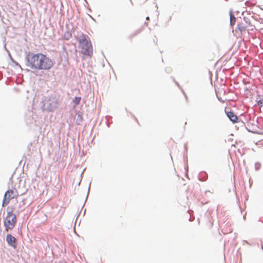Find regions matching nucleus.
<instances>
[{
    "instance_id": "f257e3e1",
    "label": "nucleus",
    "mask_w": 263,
    "mask_h": 263,
    "mask_svg": "<svg viewBox=\"0 0 263 263\" xmlns=\"http://www.w3.org/2000/svg\"><path fill=\"white\" fill-rule=\"evenodd\" d=\"M26 60L28 65L35 70H48L53 65L52 60L45 54L41 53H32L29 52Z\"/></svg>"
},
{
    "instance_id": "f03ea898",
    "label": "nucleus",
    "mask_w": 263,
    "mask_h": 263,
    "mask_svg": "<svg viewBox=\"0 0 263 263\" xmlns=\"http://www.w3.org/2000/svg\"><path fill=\"white\" fill-rule=\"evenodd\" d=\"M78 41L79 47L81 49V52L85 55L91 57L92 54L93 49L89 37L82 33L80 38L78 39Z\"/></svg>"
},
{
    "instance_id": "7ed1b4c3",
    "label": "nucleus",
    "mask_w": 263,
    "mask_h": 263,
    "mask_svg": "<svg viewBox=\"0 0 263 263\" xmlns=\"http://www.w3.org/2000/svg\"><path fill=\"white\" fill-rule=\"evenodd\" d=\"M16 215L13 213V208L8 207L7 209V215L4 219V225L6 232L12 230L16 222Z\"/></svg>"
},
{
    "instance_id": "20e7f679",
    "label": "nucleus",
    "mask_w": 263,
    "mask_h": 263,
    "mask_svg": "<svg viewBox=\"0 0 263 263\" xmlns=\"http://www.w3.org/2000/svg\"><path fill=\"white\" fill-rule=\"evenodd\" d=\"M18 196V191L15 188L8 190L5 193L2 203V206L4 207L8 205L11 200L16 198Z\"/></svg>"
},
{
    "instance_id": "39448f33",
    "label": "nucleus",
    "mask_w": 263,
    "mask_h": 263,
    "mask_svg": "<svg viewBox=\"0 0 263 263\" xmlns=\"http://www.w3.org/2000/svg\"><path fill=\"white\" fill-rule=\"evenodd\" d=\"M44 109L53 111L58 106V101L54 98L45 99L43 102Z\"/></svg>"
},
{
    "instance_id": "423d86ee",
    "label": "nucleus",
    "mask_w": 263,
    "mask_h": 263,
    "mask_svg": "<svg viewBox=\"0 0 263 263\" xmlns=\"http://www.w3.org/2000/svg\"><path fill=\"white\" fill-rule=\"evenodd\" d=\"M248 27L247 23L245 21L241 22L238 24L237 28L235 30V35L239 36L244 31L246 30Z\"/></svg>"
},
{
    "instance_id": "0eeeda50",
    "label": "nucleus",
    "mask_w": 263,
    "mask_h": 263,
    "mask_svg": "<svg viewBox=\"0 0 263 263\" xmlns=\"http://www.w3.org/2000/svg\"><path fill=\"white\" fill-rule=\"evenodd\" d=\"M6 240L9 245H10L14 248H16V239L14 236H13L11 234L7 235L6 236Z\"/></svg>"
},
{
    "instance_id": "6e6552de",
    "label": "nucleus",
    "mask_w": 263,
    "mask_h": 263,
    "mask_svg": "<svg viewBox=\"0 0 263 263\" xmlns=\"http://www.w3.org/2000/svg\"><path fill=\"white\" fill-rule=\"evenodd\" d=\"M226 114L229 119L233 123H237L238 121L237 116L232 111L226 110Z\"/></svg>"
},
{
    "instance_id": "1a4fd4ad",
    "label": "nucleus",
    "mask_w": 263,
    "mask_h": 263,
    "mask_svg": "<svg viewBox=\"0 0 263 263\" xmlns=\"http://www.w3.org/2000/svg\"><path fill=\"white\" fill-rule=\"evenodd\" d=\"M236 22V17L234 16V15L231 13H230V24L231 26H233Z\"/></svg>"
},
{
    "instance_id": "9d476101",
    "label": "nucleus",
    "mask_w": 263,
    "mask_h": 263,
    "mask_svg": "<svg viewBox=\"0 0 263 263\" xmlns=\"http://www.w3.org/2000/svg\"><path fill=\"white\" fill-rule=\"evenodd\" d=\"M81 100V98L80 97H76L73 100V102L76 105H77L80 103Z\"/></svg>"
},
{
    "instance_id": "9b49d317",
    "label": "nucleus",
    "mask_w": 263,
    "mask_h": 263,
    "mask_svg": "<svg viewBox=\"0 0 263 263\" xmlns=\"http://www.w3.org/2000/svg\"><path fill=\"white\" fill-rule=\"evenodd\" d=\"M258 105H262L263 104L262 102L261 101H258Z\"/></svg>"
},
{
    "instance_id": "f8f14e48",
    "label": "nucleus",
    "mask_w": 263,
    "mask_h": 263,
    "mask_svg": "<svg viewBox=\"0 0 263 263\" xmlns=\"http://www.w3.org/2000/svg\"><path fill=\"white\" fill-rule=\"evenodd\" d=\"M146 20H149V17H146Z\"/></svg>"
},
{
    "instance_id": "ddd939ff",
    "label": "nucleus",
    "mask_w": 263,
    "mask_h": 263,
    "mask_svg": "<svg viewBox=\"0 0 263 263\" xmlns=\"http://www.w3.org/2000/svg\"><path fill=\"white\" fill-rule=\"evenodd\" d=\"M261 249L263 250V245L261 246Z\"/></svg>"
}]
</instances>
